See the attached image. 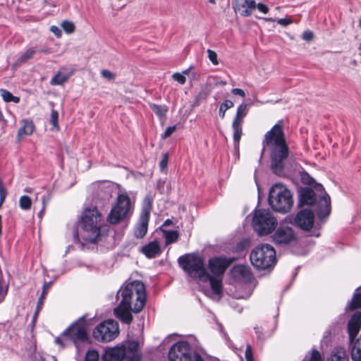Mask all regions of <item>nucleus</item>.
<instances>
[{
  "instance_id": "13",
  "label": "nucleus",
  "mask_w": 361,
  "mask_h": 361,
  "mask_svg": "<svg viewBox=\"0 0 361 361\" xmlns=\"http://www.w3.org/2000/svg\"><path fill=\"white\" fill-rule=\"evenodd\" d=\"M150 210L151 201L149 198H146L140 215L139 221L134 230V235L137 238H142L147 232Z\"/></svg>"
},
{
  "instance_id": "33",
  "label": "nucleus",
  "mask_w": 361,
  "mask_h": 361,
  "mask_svg": "<svg viewBox=\"0 0 361 361\" xmlns=\"http://www.w3.org/2000/svg\"><path fill=\"white\" fill-rule=\"evenodd\" d=\"M32 200L27 195L22 196L19 200V206L23 210H27L31 207Z\"/></svg>"
},
{
  "instance_id": "51",
  "label": "nucleus",
  "mask_w": 361,
  "mask_h": 361,
  "mask_svg": "<svg viewBox=\"0 0 361 361\" xmlns=\"http://www.w3.org/2000/svg\"><path fill=\"white\" fill-rule=\"evenodd\" d=\"M44 299V295H41L38 300V302H37V310H36V312H35V314L37 315L38 312L42 309V307L43 305V300Z\"/></svg>"
},
{
  "instance_id": "44",
  "label": "nucleus",
  "mask_w": 361,
  "mask_h": 361,
  "mask_svg": "<svg viewBox=\"0 0 361 361\" xmlns=\"http://www.w3.org/2000/svg\"><path fill=\"white\" fill-rule=\"evenodd\" d=\"M176 130V126L168 127L166 129L164 133L162 135V138L165 139V138L171 136L175 132Z\"/></svg>"
},
{
  "instance_id": "57",
  "label": "nucleus",
  "mask_w": 361,
  "mask_h": 361,
  "mask_svg": "<svg viewBox=\"0 0 361 361\" xmlns=\"http://www.w3.org/2000/svg\"><path fill=\"white\" fill-rule=\"evenodd\" d=\"M255 333L257 334L258 338H259V339L262 338V336H261L262 332H261L259 328L255 327Z\"/></svg>"
},
{
  "instance_id": "18",
  "label": "nucleus",
  "mask_w": 361,
  "mask_h": 361,
  "mask_svg": "<svg viewBox=\"0 0 361 361\" xmlns=\"http://www.w3.org/2000/svg\"><path fill=\"white\" fill-rule=\"evenodd\" d=\"M314 217L312 210L305 209L298 213L295 222L300 228L308 231L313 226Z\"/></svg>"
},
{
  "instance_id": "52",
  "label": "nucleus",
  "mask_w": 361,
  "mask_h": 361,
  "mask_svg": "<svg viewBox=\"0 0 361 361\" xmlns=\"http://www.w3.org/2000/svg\"><path fill=\"white\" fill-rule=\"evenodd\" d=\"M328 361H338V353L334 351L331 357L328 358Z\"/></svg>"
},
{
  "instance_id": "6",
  "label": "nucleus",
  "mask_w": 361,
  "mask_h": 361,
  "mask_svg": "<svg viewBox=\"0 0 361 361\" xmlns=\"http://www.w3.org/2000/svg\"><path fill=\"white\" fill-rule=\"evenodd\" d=\"M178 263L186 274L194 279H208L203 259L197 254H185L178 257Z\"/></svg>"
},
{
  "instance_id": "36",
  "label": "nucleus",
  "mask_w": 361,
  "mask_h": 361,
  "mask_svg": "<svg viewBox=\"0 0 361 361\" xmlns=\"http://www.w3.org/2000/svg\"><path fill=\"white\" fill-rule=\"evenodd\" d=\"M233 271L238 274L242 275L245 278H249L250 271L243 266H237L233 268Z\"/></svg>"
},
{
  "instance_id": "63",
  "label": "nucleus",
  "mask_w": 361,
  "mask_h": 361,
  "mask_svg": "<svg viewBox=\"0 0 361 361\" xmlns=\"http://www.w3.org/2000/svg\"><path fill=\"white\" fill-rule=\"evenodd\" d=\"M209 3L211 4H216V0H208Z\"/></svg>"
},
{
  "instance_id": "16",
  "label": "nucleus",
  "mask_w": 361,
  "mask_h": 361,
  "mask_svg": "<svg viewBox=\"0 0 361 361\" xmlns=\"http://www.w3.org/2000/svg\"><path fill=\"white\" fill-rule=\"evenodd\" d=\"M232 262L231 259L215 257L209 260L208 268L216 276H221Z\"/></svg>"
},
{
  "instance_id": "8",
  "label": "nucleus",
  "mask_w": 361,
  "mask_h": 361,
  "mask_svg": "<svg viewBox=\"0 0 361 361\" xmlns=\"http://www.w3.org/2000/svg\"><path fill=\"white\" fill-rule=\"evenodd\" d=\"M250 259L257 269H266L276 263V251L269 244H261L251 251Z\"/></svg>"
},
{
  "instance_id": "17",
  "label": "nucleus",
  "mask_w": 361,
  "mask_h": 361,
  "mask_svg": "<svg viewBox=\"0 0 361 361\" xmlns=\"http://www.w3.org/2000/svg\"><path fill=\"white\" fill-rule=\"evenodd\" d=\"M257 4L254 0H233V8L235 13L247 17L256 8Z\"/></svg>"
},
{
  "instance_id": "19",
  "label": "nucleus",
  "mask_w": 361,
  "mask_h": 361,
  "mask_svg": "<svg viewBox=\"0 0 361 361\" xmlns=\"http://www.w3.org/2000/svg\"><path fill=\"white\" fill-rule=\"evenodd\" d=\"M361 328V312L356 311L350 317L348 323L349 341L357 338Z\"/></svg>"
},
{
  "instance_id": "55",
  "label": "nucleus",
  "mask_w": 361,
  "mask_h": 361,
  "mask_svg": "<svg viewBox=\"0 0 361 361\" xmlns=\"http://www.w3.org/2000/svg\"><path fill=\"white\" fill-rule=\"evenodd\" d=\"M33 361H44V358L41 355L36 354Z\"/></svg>"
},
{
  "instance_id": "60",
  "label": "nucleus",
  "mask_w": 361,
  "mask_h": 361,
  "mask_svg": "<svg viewBox=\"0 0 361 361\" xmlns=\"http://www.w3.org/2000/svg\"><path fill=\"white\" fill-rule=\"evenodd\" d=\"M55 343L59 344V345H63L61 338L60 337L56 338Z\"/></svg>"
},
{
  "instance_id": "25",
  "label": "nucleus",
  "mask_w": 361,
  "mask_h": 361,
  "mask_svg": "<svg viewBox=\"0 0 361 361\" xmlns=\"http://www.w3.org/2000/svg\"><path fill=\"white\" fill-rule=\"evenodd\" d=\"M37 50L34 47H29L25 49L16 60V65H20L26 62L27 60L32 59Z\"/></svg>"
},
{
  "instance_id": "47",
  "label": "nucleus",
  "mask_w": 361,
  "mask_h": 361,
  "mask_svg": "<svg viewBox=\"0 0 361 361\" xmlns=\"http://www.w3.org/2000/svg\"><path fill=\"white\" fill-rule=\"evenodd\" d=\"M50 31L54 34V35L59 38L61 37V30H60V28L56 25H52L50 27Z\"/></svg>"
},
{
  "instance_id": "54",
  "label": "nucleus",
  "mask_w": 361,
  "mask_h": 361,
  "mask_svg": "<svg viewBox=\"0 0 361 361\" xmlns=\"http://www.w3.org/2000/svg\"><path fill=\"white\" fill-rule=\"evenodd\" d=\"M49 197L47 198L45 196L42 197V201L43 207H42V210L40 212V214H42V212L44 211V209L45 208V204L49 201Z\"/></svg>"
},
{
  "instance_id": "28",
  "label": "nucleus",
  "mask_w": 361,
  "mask_h": 361,
  "mask_svg": "<svg viewBox=\"0 0 361 361\" xmlns=\"http://www.w3.org/2000/svg\"><path fill=\"white\" fill-rule=\"evenodd\" d=\"M357 291V292L355 293L350 303L349 307L351 310L361 308V290L358 288Z\"/></svg>"
},
{
  "instance_id": "12",
  "label": "nucleus",
  "mask_w": 361,
  "mask_h": 361,
  "mask_svg": "<svg viewBox=\"0 0 361 361\" xmlns=\"http://www.w3.org/2000/svg\"><path fill=\"white\" fill-rule=\"evenodd\" d=\"M169 361H192V352L190 344L186 341L176 343L169 352Z\"/></svg>"
},
{
  "instance_id": "30",
  "label": "nucleus",
  "mask_w": 361,
  "mask_h": 361,
  "mask_svg": "<svg viewBox=\"0 0 361 361\" xmlns=\"http://www.w3.org/2000/svg\"><path fill=\"white\" fill-rule=\"evenodd\" d=\"M152 111L160 118L164 117L166 114L168 109L164 105H157L155 104H150Z\"/></svg>"
},
{
  "instance_id": "42",
  "label": "nucleus",
  "mask_w": 361,
  "mask_h": 361,
  "mask_svg": "<svg viewBox=\"0 0 361 361\" xmlns=\"http://www.w3.org/2000/svg\"><path fill=\"white\" fill-rule=\"evenodd\" d=\"M101 74L102 77L109 80H113L116 78V75L114 73L106 69L102 70Z\"/></svg>"
},
{
  "instance_id": "31",
  "label": "nucleus",
  "mask_w": 361,
  "mask_h": 361,
  "mask_svg": "<svg viewBox=\"0 0 361 361\" xmlns=\"http://www.w3.org/2000/svg\"><path fill=\"white\" fill-rule=\"evenodd\" d=\"M234 106L233 102L231 100L226 99L219 106V114L221 118L225 117L226 111Z\"/></svg>"
},
{
  "instance_id": "27",
  "label": "nucleus",
  "mask_w": 361,
  "mask_h": 361,
  "mask_svg": "<svg viewBox=\"0 0 361 361\" xmlns=\"http://www.w3.org/2000/svg\"><path fill=\"white\" fill-rule=\"evenodd\" d=\"M242 124L236 121H233L232 128L233 130V140L235 143H238L242 135Z\"/></svg>"
},
{
  "instance_id": "14",
  "label": "nucleus",
  "mask_w": 361,
  "mask_h": 361,
  "mask_svg": "<svg viewBox=\"0 0 361 361\" xmlns=\"http://www.w3.org/2000/svg\"><path fill=\"white\" fill-rule=\"evenodd\" d=\"M272 239L276 245H286L295 241L296 236L292 228L281 225L274 232Z\"/></svg>"
},
{
  "instance_id": "4",
  "label": "nucleus",
  "mask_w": 361,
  "mask_h": 361,
  "mask_svg": "<svg viewBox=\"0 0 361 361\" xmlns=\"http://www.w3.org/2000/svg\"><path fill=\"white\" fill-rule=\"evenodd\" d=\"M102 216L96 207L86 209L82 216L80 233L83 243H95L101 236Z\"/></svg>"
},
{
  "instance_id": "48",
  "label": "nucleus",
  "mask_w": 361,
  "mask_h": 361,
  "mask_svg": "<svg viewBox=\"0 0 361 361\" xmlns=\"http://www.w3.org/2000/svg\"><path fill=\"white\" fill-rule=\"evenodd\" d=\"M276 22L283 26H287L292 23L291 19H287V18H279L276 20Z\"/></svg>"
},
{
  "instance_id": "46",
  "label": "nucleus",
  "mask_w": 361,
  "mask_h": 361,
  "mask_svg": "<svg viewBox=\"0 0 361 361\" xmlns=\"http://www.w3.org/2000/svg\"><path fill=\"white\" fill-rule=\"evenodd\" d=\"M314 34L310 30H305L302 35V39L310 42L313 39Z\"/></svg>"
},
{
  "instance_id": "34",
  "label": "nucleus",
  "mask_w": 361,
  "mask_h": 361,
  "mask_svg": "<svg viewBox=\"0 0 361 361\" xmlns=\"http://www.w3.org/2000/svg\"><path fill=\"white\" fill-rule=\"evenodd\" d=\"M61 25L62 28L63 29V30L68 34L73 33L75 28L73 23H72L71 21H69V20L63 21L61 23Z\"/></svg>"
},
{
  "instance_id": "2",
  "label": "nucleus",
  "mask_w": 361,
  "mask_h": 361,
  "mask_svg": "<svg viewBox=\"0 0 361 361\" xmlns=\"http://www.w3.org/2000/svg\"><path fill=\"white\" fill-rule=\"evenodd\" d=\"M263 151L265 147L270 148L271 168L276 175H281L284 162L288 156V147L286 143L283 131V121H279L264 136L262 142Z\"/></svg>"
},
{
  "instance_id": "58",
  "label": "nucleus",
  "mask_w": 361,
  "mask_h": 361,
  "mask_svg": "<svg viewBox=\"0 0 361 361\" xmlns=\"http://www.w3.org/2000/svg\"><path fill=\"white\" fill-rule=\"evenodd\" d=\"M164 184V180H159L157 183V188H159V190H161V188L163 187Z\"/></svg>"
},
{
  "instance_id": "38",
  "label": "nucleus",
  "mask_w": 361,
  "mask_h": 361,
  "mask_svg": "<svg viewBox=\"0 0 361 361\" xmlns=\"http://www.w3.org/2000/svg\"><path fill=\"white\" fill-rule=\"evenodd\" d=\"M59 114L56 110H52L51 113V123L54 128L59 129L58 126Z\"/></svg>"
},
{
  "instance_id": "32",
  "label": "nucleus",
  "mask_w": 361,
  "mask_h": 361,
  "mask_svg": "<svg viewBox=\"0 0 361 361\" xmlns=\"http://www.w3.org/2000/svg\"><path fill=\"white\" fill-rule=\"evenodd\" d=\"M164 238L166 244L175 243L178 238V233L176 231H164Z\"/></svg>"
},
{
  "instance_id": "40",
  "label": "nucleus",
  "mask_w": 361,
  "mask_h": 361,
  "mask_svg": "<svg viewBox=\"0 0 361 361\" xmlns=\"http://www.w3.org/2000/svg\"><path fill=\"white\" fill-rule=\"evenodd\" d=\"M245 357L246 361H254L252 350V347L250 344H247L246 345Z\"/></svg>"
},
{
  "instance_id": "5",
  "label": "nucleus",
  "mask_w": 361,
  "mask_h": 361,
  "mask_svg": "<svg viewBox=\"0 0 361 361\" xmlns=\"http://www.w3.org/2000/svg\"><path fill=\"white\" fill-rule=\"evenodd\" d=\"M139 344L137 341H128L121 345L105 349L102 355L103 361H140L141 355L138 350Z\"/></svg>"
},
{
  "instance_id": "20",
  "label": "nucleus",
  "mask_w": 361,
  "mask_h": 361,
  "mask_svg": "<svg viewBox=\"0 0 361 361\" xmlns=\"http://www.w3.org/2000/svg\"><path fill=\"white\" fill-rule=\"evenodd\" d=\"M350 357L353 361H361V334L349 341Z\"/></svg>"
},
{
  "instance_id": "49",
  "label": "nucleus",
  "mask_w": 361,
  "mask_h": 361,
  "mask_svg": "<svg viewBox=\"0 0 361 361\" xmlns=\"http://www.w3.org/2000/svg\"><path fill=\"white\" fill-rule=\"evenodd\" d=\"M256 8L261 12L264 13H267L269 12V8L267 7V5L264 4H262V3H259V4H257V6Z\"/></svg>"
},
{
  "instance_id": "22",
  "label": "nucleus",
  "mask_w": 361,
  "mask_h": 361,
  "mask_svg": "<svg viewBox=\"0 0 361 361\" xmlns=\"http://www.w3.org/2000/svg\"><path fill=\"white\" fill-rule=\"evenodd\" d=\"M208 279H202V281H209L210 286L212 290V293L216 296L218 298L221 297V293H222V281L221 279L216 277H214L211 276L208 273Z\"/></svg>"
},
{
  "instance_id": "3",
  "label": "nucleus",
  "mask_w": 361,
  "mask_h": 361,
  "mask_svg": "<svg viewBox=\"0 0 361 361\" xmlns=\"http://www.w3.org/2000/svg\"><path fill=\"white\" fill-rule=\"evenodd\" d=\"M301 204L311 205L317 204V213L319 219L323 221L331 211L330 197L325 192L322 185L315 186V189L304 188L300 194Z\"/></svg>"
},
{
  "instance_id": "61",
  "label": "nucleus",
  "mask_w": 361,
  "mask_h": 361,
  "mask_svg": "<svg viewBox=\"0 0 361 361\" xmlns=\"http://www.w3.org/2000/svg\"><path fill=\"white\" fill-rule=\"evenodd\" d=\"M74 238L75 240H78V241H80V239L79 238V234L78 232H76L75 234H74Z\"/></svg>"
},
{
  "instance_id": "24",
  "label": "nucleus",
  "mask_w": 361,
  "mask_h": 361,
  "mask_svg": "<svg viewBox=\"0 0 361 361\" xmlns=\"http://www.w3.org/2000/svg\"><path fill=\"white\" fill-rule=\"evenodd\" d=\"M23 125L20 127L18 131V140L23 139L25 137L32 134L35 126L33 123L28 121H23Z\"/></svg>"
},
{
  "instance_id": "26",
  "label": "nucleus",
  "mask_w": 361,
  "mask_h": 361,
  "mask_svg": "<svg viewBox=\"0 0 361 361\" xmlns=\"http://www.w3.org/2000/svg\"><path fill=\"white\" fill-rule=\"evenodd\" d=\"M247 114V104L242 103L237 109L235 116L233 121L243 123V119Z\"/></svg>"
},
{
  "instance_id": "43",
  "label": "nucleus",
  "mask_w": 361,
  "mask_h": 361,
  "mask_svg": "<svg viewBox=\"0 0 361 361\" xmlns=\"http://www.w3.org/2000/svg\"><path fill=\"white\" fill-rule=\"evenodd\" d=\"M309 361H323L322 356L319 351L312 350L311 357Z\"/></svg>"
},
{
  "instance_id": "56",
  "label": "nucleus",
  "mask_w": 361,
  "mask_h": 361,
  "mask_svg": "<svg viewBox=\"0 0 361 361\" xmlns=\"http://www.w3.org/2000/svg\"><path fill=\"white\" fill-rule=\"evenodd\" d=\"M194 361H204L202 357L197 353L194 355Z\"/></svg>"
},
{
  "instance_id": "45",
  "label": "nucleus",
  "mask_w": 361,
  "mask_h": 361,
  "mask_svg": "<svg viewBox=\"0 0 361 361\" xmlns=\"http://www.w3.org/2000/svg\"><path fill=\"white\" fill-rule=\"evenodd\" d=\"M7 293V288L3 284V281L0 279V302H1Z\"/></svg>"
},
{
  "instance_id": "7",
  "label": "nucleus",
  "mask_w": 361,
  "mask_h": 361,
  "mask_svg": "<svg viewBox=\"0 0 361 361\" xmlns=\"http://www.w3.org/2000/svg\"><path fill=\"white\" fill-rule=\"evenodd\" d=\"M269 202L274 210L284 214L290 211L293 201L290 190L284 185L276 183L269 190Z\"/></svg>"
},
{
  "instance_id": "9",
  "label": "nucleus",
  "mask_w": 361,
  "mask_h": 361,
  "mask_svg": "<svg viewBox=\"0 0 361 361\" xmlns=\"http://www.w3.org/2000/svg\"><path fill=\"white\" fill-rule=\"evenodd\" d=\"M132 209L133 204L130 197L126 194H120L111 208L107 220L111 224H118L129 217Z\"/></svg>"
},
{
  "instance_id": "39",
  "label": "nucleus",
  "mask_w": 361,
  "mask_h": 361,
  "mask_svg": "<svg viewBox=\"0 0 361 361\" xmlns=\"http://www.w3.org/2000/svg\"><path fill=\"white\" fill-rule=\"evenodd\" d=\"M207 54H208V58L211 61V62L214 65H217L219 63V61L217 59L216 53L212 49H207Z\"/></svg>"
},
{
  "instance_id": "11",
  "label": "nucleus",
  "mask_w": 361,
  "mask_h": 361,
  "mask_svg": "<svg viewBox=\"0 0 361 361\" xmlns=\"http://www.w3.org/2000/svg\"><path fill=\"white\" fill-rule=\"evenodd\" d=\"M118 323L114 320H106L99 324L93 331V336L98 341L109 342L118 335Z\"/></svg>"
},
{
  "instance_id": "35",
  "label": "nucleus",
  "mask_w": 361,
  "mask_h": 361,
  "mask_svg": "<svg viewBox=\"0 0 361 361\" xmlns=\"http://www.w3.org/2000/svg\"><path fill=\"white\" fill-rule=\"evenodd\" d=\"M188 70H186L185 71H183V74H181L180 73H175L172 75V78L177 81L178 83L181 84V85H183L186 82V78L184 75V74H188Z\"/></svg>"
},
{
  "instance_id": "37",
  "label": "nucleus",
  "mask_w": 361,
  "mask_h": 361,
  "mask_svg": "<svg viewBox=\"0 0 361 361\" xmlns=\"http://www.w3.org/2000/svg\"><path fill=\"white\" fill-rule=\"evenodd\" d=\"M99 354L96 350H92L87 352L84 361H98Z\"/></svg>"
},
{
  "instance_id": "50",
  "label": "nucleus",
  "mask_w": 361,
  "mask_h": 361,
  "mask_svg": "<svg viewBox=\"0 0 361 361\" xmlns=\"http://www.w3.org/2000/svg\"><path fill=\"white\" fill-rule=\"evenodd\" d=\"M231 92L234 95H239L242 97H244L245 96V92L240 88H234L231 90Z\"/></svg>"
},
{
  "instance_id": "59",
  "label": "nucleus",
  "mask_w": 361,
  "mask_h": 361,
  "mask_svg": "<svg viewBox=\"0 0 361 361\" xmlns=\"http://www.w3.org/2000/svg\"><path fill=\"white\" fill-rule=\"evenodd\" d=\"M267 22H275L277 19H274L273 18H263Z\"/></svg>"
},
{
  "instance_id": "1",
  "label": "nucleus",
  "mask_w": 361,
  "mask_h": 361,
  "mask_svg": "<svg viewBox=\"0 0 361 361\" xmlns=\"http://www.w3.org/2000/svg\"><path fill=\"white\" fill-rule=\"evenodd\" d=\"M121 297L119 305L115 308L114 313L117 318L126 324L133 320L130 310L140 312L146 301L145 284L140 281H133L121 287L117 293V297Z\"/></svg>"
},
{
  "instance_id": "15",
  "label": "nucleus",
  "mask_w": 361,
  "mask_h": 361,
  "mask_svg": "<svg viewBox=\"0 0 361 361\" xmlns=\"http://www.w3.org/2000/svg\"><path fill=\"white\" fill-rule=\"evenodd\" d=\"M63 336H69L73 341L86 340L87 332L85 319L81 318L77 322L72 324L64 331Z\"/></svg>"
},
{
  "instance_id": "41",
  "label": "nucleus",
  "mask_w": 361,
  "mask_h": 361,
  "mask_svg": "<svg viewBox=\"0 0 361 361\" xmlns=\"http://www.w3.org/2000/svg\"><path fill=\"white\" fill-rule=\"evenodd\" d=\"M169 157V153L164 154L162 159L161 160V161L159 163V166L162 171H164L168 166Z\"/></svg>"
},
{
  "instance_id": "62",
  "label": "nucleus",
  "mask_w": 361,
  "mask_h": 361,
  "mask_svg": "<svg viewBox=\"0 0 361 361\" xmlns=\"http://www.w3.org/2000/svg\"><path fill=\"white\" fill-rule=\"evenodd\" d=\"M45 288H46V284H45V285L44 286V287H43V291H42V295H44V297H45V295H46V294H47V292H46Z\"/></svg>"
},
{
  "instance_id": "23",
  "label": "nucleus",
  "mask_w": 361,
  "mask_h": 361,
  "mask_svg": "<svg viewBox=\"0 0 361 361\" xmlns=\"http://www.w3.org/2000/svg\"><path fill=\"white\" fill-rule=\"evenodd\" d=\"M72 75V73H68L65 68H62L58 71L55 75L51 79L50 84L51 85H61L66 82Z\"/></svg>"
},
{
  "instance_id": "21",
  "label": "nucleus",
  "mask_w": 361,
  "mask_h": 361,
  "mask_svg": "<svg viewBox=\"0 0 361 361\" xmlns=\"http://www.w3.org/2000/svg\"><path fill=\"white\" fill-rule=\"evenodd\" d=\"M140 250L148 258L155 257L161 251L160 246L156 240L142 246Z\"/></svg>"
},
{
  "instance_id": "64",
  "label": "nucleus",
  "mask_w": 361,
  "mask_h": 361,
  "mask_svg": "<svg viewBox=\"0 0 361 361\" xmlns=\"http://www.w3.org/2000/svg\"><path fill=\"white\" fill-rule=\"evenodd\" d=\"M358 50L360 51V54L361 55V43L360 44L359 47H358Z\"/></svg>"
},
{
  "instance_id": "29",
  "label": "nucleus",
  "mask_w": 361,
  "mask_h": 361,
  "mask_svg": "<svg viewBox=\"0 0 361 361\" xmlns=\"http://www.w3.org/2000/svg\"><path fill=\"white\" fill-rule=\"evenodd\" d=\"M0 94L6 102L18 103L20 101L18 97L13 96L9 91L4 89H0Z\"/></svg>"
},
{
  "instance_id": "53",
  "label": "nucleus",
  "mask_w": 361,
  "mask_h": 361,
  "mask_svg": "<svg viewBox=\"0 0 361 361\" xmlns=\"http://www.w3.org/2000/svg\"><path fill=\"white\" fill-rule=\"evenodd\" d=\"M313 182V180L311 177L309 176L306 173L304 174V183L311 184Z\"/></svg>"
},
{
  "instance_id": "10",
  "label": "nucleus",
  "mask_w": 361,
  "mask_h": 361,
  "mask_svg": "<svg viewBox=\"0 0 361 361\" xmlns=\"http://www.w3.org/2000/svg\"><path fill=\"white\" fill-rule=\"evenodd\" d=\"M277 221L268 209H256L252 219L254 230L259 235L269 234L275 228Z\"/></svg>"
}]
</instances>
